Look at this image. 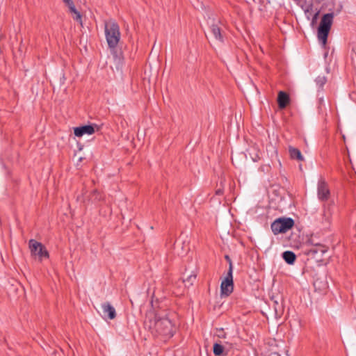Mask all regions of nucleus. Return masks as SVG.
<instances>
[{"instance_id":"5","label":"nucleus","mask_w":356,"mask_h":356,"mask_svg":"<svg viewBox=\"0 0 356 356\" xmlns=\"http://www.w3.org/2000/svg\"><path fill=\"white\" fill-rule=\"evenodd\" d=\"M327 247L320 243L312 244L311 247L305 250V254L316 262L323 261V256L327 252Z\"/></svg>"},{"instance_id":"23","label":"nucleus","mask_w":356,"mask_h":356,"mask_svg":"<svg viewBox=\"0 0 356 356\" xmlns=\"http://www.w3.org/2000/svg\"><path fill=\"white\" fill-rule=\"evenodd\" d=\"M225 259L229 262V268L230 267V264H232V260L228 255L225 257Z\"/></svg>"},{"instance_id":"2","label":"nucleus","mask_w":356,"mask_h":356,"mask_svg":"<svg viewBox=\"0 0 356 356\" xmlns=\"http://www.w3.org/2000/svg\"><path fill=\"white\" fill-rule=\"evenodd\" d=\"M325 6L328 8L329 13L323 15L317 33L318 39L323 47L326 45L334 16L339 13L343 8L340 1H327Z\"/></svg>"},{"instance_id":"19","label":"nucleus","mask_w":356,"mask_h":356,"mask_svg":"<svg viewBox=\"0 0 356 356\" xmlns=\"http://www.w3.org/2000/svg\"><path fill=\"white\" fill-rule=\"evenodd\" d=\"M196 280V274L192 273L187 276L186 279H184L183 282L186 283V285L191 286L193 285V282Z\"/></svg>"},{"instance_id":"6","label":"nucleus","mask_w":356,"mask_h":356,"mask_svg":"<svg viewBox=\"0 0 356 356\" xmlns=\"http://www.w3.org/2000/svg\"><path fill=\"white\" fill-rule=\"evenodd\" d=\"M234 290L233 264H230L228 272L220 284L221 296H229Z\"/></svg>"},{"instance_id":"8","label":"nucleus","mask_w":356,"mask_h":356,"mask_svg":"<svg viewBox=\"0 0 356 356\" xmlns=\"http://www.w3.org/2000/svg\"><path fill=\"white\" fill-rule=\"evenodd\" d=\"M297 4L304 10L308 19L312 17V24L316 21L319 12L317 8L314 9L312 1H297Z\"/></svg>"},{"instance_id":"9","label":"nucleus","mask_w":356,"mask_h":356,"mask_svg":"<svg viewBox=\"0 0 356 356\" xmlns=\"http://www.w3.org/2000/svg\"><path fill=\"white\" fill-rule=\"evenodd\" d=\"M317 195L321 202H327L330 197V191L327 183L323 179L318 182Z\"/></svg>"},{"instance_id":"11","label":"nucleus","mask_w":356,"mask_h":356,"mask_svg":"<svg viewBox=\"0 0 356 356\" xmlns=\"http://www.w3.org/2000/svg\"><path fill=\"white\" fill-rule=\"evenodd\" d=\"M95 133V126L87 124L74 128V134L75 136L81 138L85 135L90 136Z\"/></svg>"},{"instance_id":"26","label":"nucleus","mask_w":356,"mask_h":356,"mask_svg":"<svg viewBox=\"0 0 356 356\" xmlns=\"http://www.w3.org/2000/svg\"><path fill=\"white\" fill-rule=\"evenodd\" d=\"M115 317V311L114 308L113 307V319Z\"/></svg>"},{"instance_id":"20","label":"nucleus","mask_w":356,"mask_h":356,"mask_svg":"<svg viewBox=\"0 0 356 356\" xmlns=\"http://www.w3.org/2000/svg\"><path fill=\"white\" fill-rule=\"evenodd\" d=\"M316 85L319 88H322L327 81V79L325 76H318L315 80Z\"/></svg>"},{"instance_id":"16","label":"nucleus","mask_w":356,"mask_h":356,"mask_svg":"<svg viewBox=\"0 0 356 356\" xmlns=\"http://www.w3.org/2000/svg\"><path fill=\"white\" fill-rule=\"evenodd\" d=\"M282 258L286 261V263L292 265L296 261V255L293 252L287 250L282 253Z\"/></svg>"},{"instance_id":"17","label":"nucleus","mask_w":356,"mask_h":356,"mask_svg":"<svg viewBox=\"0 0 356 356\" xmlns=\"http://www.w3.org/2000/svg\"><path fill=\"white\" fill-rule=\"evenodd\" d=\"M289 152L291 159H296L298 161L303 160V156L298 148L289 146Z\"/></svg>"},{"instance_id":"15","label":"nucleus","mask_w":356,"mask_h":356,"mask_svg":"<svg viewBox=\"0 0 356 356\" xmlns=\"http://www.w3.org/2000/svg\"><path fill=\"white\" fill-rule=\"evenodd\" d=\"M211 33L214 38L220 42H223V36L221 33V29L218 24H212L210 26Z\"/></svg>"},{"instance_id":"13","label":"nucleus","mask_w":356,"mask_h":356,"mask_svg":"<svg viewBox=\"0 0 356 356\" xmlns=\"http://www.w3.org/2000/svg\"><path fill=\"white\" fill-rule=\"evenodd\" d=\"M289 102V95L284 91H280L277 95V104L279 108L280 109L285 108Z\"/></svg>"},{"instance_id":"4","label":"nucleus","mask_w":356,"mask_h":356,"mask_svg":"<svg viewBox=\"0 0 356 356\" xmlns=\"http://www.w3.org/2000/svg\"><path fill=\"white\" fill-rule=\"evenodd\" d=\"M294 225V220L291 218H280L271 224V229L274 234L285 233Z\"/></svg>"},{"instance_id":"12","label":"nucleus","mask_w":356,"mask_h":356,"mask_svg":"<svg viewBox=\"0 0 356 356\" xmlns=\"http://www.w3.org/2000/svg\"><path fill=\"white\" fill-rule=\"evenodd\" d=\"M332 216V203H324L323 206L322 223L328 225Z\"/></svg>"},{"instance_id":"10","label":"nucleus","mask_w":356,"mask_h":356,"mask_svg":"<svg viewBox=\"0 0 356 356\" xmlns=\"http://www.w3.org/2000/svg\"><path fill=\"white\" fill-rule=\"evenodd\" d=\"M65 3L73 19L82 26V13L81 9L75 6L74 1H65Z\"/></svg>"},{"instance_id":"1","label":"nucleus","mask_w":356,"mask_h":356,"mask_svg":"<svg viewBox=\"0 0 356 356\" xmlns=\"http://www.w3.org/2000/svg\"><path fill=\"white\" fill-rule=\"evenodd\" d=\"M145 326L154 337L165 341L172 337L177 330L175 323L167 316L149 313L145 320Z\"/></svg>"},{"instance_id":"7","label":"nucleus","mask_w":356,"mask_h":356,"mask_svg":"<svg viewBox=\"0 0 356 356\" xmlns=\"http://www.w3.org/2000/svg\"><path fill=\"white\" fill-rule=\"evenodd\" d=\"M29 245L32 256L38 257L40 261L43 259L48 258L49 253L41 243L34 239H31L29 242Z\"/></svg>"},{"instance_id":"21","label":"nucleus","mask_w":356,"mask_h":356,"mask_svg":"<svg viewBox=\"0 0 356 356\" xmlns=\"http://www.w3.org/2000/svg\"><path fill=\"white\" fill-rule=\"evenodd\" d=\"M105 35H106V41L108 43V46L109 48H111V35L109 29H108V24H105Z\"/></svg>"},{"instance_id":"3","label":"nucleus","mask_w":356,"mask_h":356,"mask_svg":"<svg viewBox=\"0 0 356 356\" xmlns=\"http://www.w3.org/2000/svg\"><path fill=\"white\" fill-rule=\"evenodd\" d=\"M121 33L118 24L113 22V63H115L119 78H122V68L124 65V58L122 48L125 45L120 42Z\"/></svg>"},{"instance_id":"25","label":"nucleus","mask_w":356,"mask_h":356,"mask_svg":"<svg viewBox=\"0 0 356 356\" xmlns=\"http://www.w3.org/2000/svg\"><path fill=\"white\" fill-rule=\"evenodd\" d=\"M352 51L356 57V43L353 45Z\"/></svg>"},{"instance_id":"22","label":"nucleus","mask_w":356,"mask_h":356,"mask_svg":"<svg viewBox=\"0 0 356 356\" xmlns=\"http://www.w3.org/2000/svg\"><path fill=\"white\" fill-rule=\"evenodd\" d=\"M323 104V97H318V108H321V105Z\"/></svg>"},{"instance_id":"14","label":"nucleus","mask_w":356,"mask_h":356,"mask_svg":"<svg viewBox=\"0 0 356 356\" xmlns=\"http://www.w3.org/2000/svg\"><path fill=\"white\" fill-rule=\"evenodd\" d=\"M98 312L106 321L111 320V305L110 303L102 304Z\"/></svg>"},{"instance_id":"24","label":"nucleus","mask_w":356,"mask_h":356,"mask_svg":"<svg viewBox=\"0 0 356 356\" xmlns=\"http://www.w3.org/2000/svg\"><path fill=\"white\" fill-rule=\"evenodd\" d=\"M216 194L218 195H220L222 194V191L221 189H218L216 191Z\"/></svg>"},{"instance_id":"18","label":"nucleus","mask_w":356,"mask_h":356,"mask_svg":"<svg viewBox=\"0 0 356 356\" xmlns=\"http://www.w3.org/2000/svg\"><path fill=\"white\" fill-rule=\"evenodd\" d=\"M224 346L220 343H216L213 347V351L215 355L220 356L223 354Z\"/></svg>"}]
</instances>
